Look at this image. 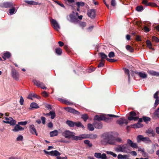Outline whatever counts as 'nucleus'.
<instances>
[{"label": "nucleus", "mask_w": 159, "mask_h": 159, "mask_svg": "<svg viewBox=\"0 0 159 159\" xmlns=\"http://www.w3.org/2000/svg\"><path fill=\"white\" fill-rule=\"evenodd\" d=\"M104 139L107 141V143L111 145H116V141L119 143H123V141L121 138H115L114 136L109 133L105 134Z\"/></svg>", "instance_id": "1"}, {"label": "nucleus", "mask_w": 159, "mask_h": 159, "mask_svg": "<svg viewBox=\"0 0 159 159\" xmlns=\"http://www.w3.org/2000/svg\"><path fill=\"white\" fill-rule=\"evenodd\" d=\"M129 148L127 144H124L122 146L121 145H118L117 147L115 148V150L117 152H122L125 153H128L127 149Z\"/></svg>", "instance_id": "2"}, {"label": "nucleus", "mask_w": 159, "mask_h": 159, "mask_svg": "<svg viewBox=\"0 0 159 159\" xmlns=\"http://www.w3.org/2000/svg\"><path fill=\"white\" fill-rule=\"evenodd\" d=\"M70 17L71 21L74 23L78 22L80 20L79 13L75 11H73L72 13L70 15Z\"/></svg>", "instance_id": "3"}, {"label": "nucleus", "mask_w": 159, "mask_h": 159, "mask_svg": "<svg viewBox=\"0 0 159 159\" xmlns=\"http://www.w3.org/2000/svg\"><path fill=\"white\" fill-rule=\"evenodd\" d=\"M137 139L138 142L141 141L146 143H152V141L149 138L144 137L143 136L141 135H139Z\"/></svg>", "instance_id": "4"}, {"label": "nucleus", "mask_w": 159, "mask_h": 159, "mask_svg": "<svg viewBox=\"0 0 159 159\" xmlns=\"http://www.w3.org/2000/svg\"><path fill=\"white\" fill-rule=\"evenodd\" d=\"M14 5L11 2H4L0 3V7L2 8H12Z\"/></svg>", "instance_id": "5"}, {"label": "nucleus", "mask_w": 159, "mask_h": 159, "mask_svg": "<svg viewBox=\"0 0 159 159\" xmlns=\"http://www.w3.org/2000/svg\"><path fill=\"white\" fill-rule=\"evenodd\" d=\"M33 82L34 84L38 87H40L43 89H47L46 87L44 86V85L43 83L38 80L34 79L33 80Z\"/></svg>", "instance_id": "6"}, {"label": "nucleus", "mask_w": 159, "mask_h": 159, "mask_svg": "<svg viewBox=\"0 0 159 159\" xmlns=\"http://www.w3.org/2000/svg\"><path fill=\"white\" fill-rule=\"evenodd\" d=\"M66 124L70 127H73L75 125L77 127H80V122L79 121L76 122L68 120L66 121Z\"/></svg>", "instance_id": "7"}, {"label": "nucleus", "mask_w": 159, "mask_h": 159, "mask_svg": "<svg viewBox=\"0 0 159 159\" xmlns=\"http://www.w3.org/2000/svg\"><path fill=\"white\" fill-rule=\"evenodd\" d=\"M108 116L110 117H113L119 118L120 117V116H119L112 114H108L107 116H104L103 120H104L105 122L108 123L110 122H111V121L112 120V119L111 118L107 117Z\"/></svg>", "instance_id": "8"}, {"label": "nucleus", "mask_w": 159, "mask_h": 159, "mask_svg": "<svg viewBox=\"0 0 159 159\" xmlns=\"http://www.w3.org/2000/svg\"><path fill=\"white\" fill-rule=\"evenodd\" d=\"M96 11L95 9H90L87 12L88 16L91 19H93L95 17Z\"/></svg>", "instance_id": "9"}, {"label": "nucleus", "mask_w": 159, "mask_h": 159, "mask_svg": "<svg viewBox=\"0 0 159 159\" xmlns=\"http://www.w3.org/2000/svg\"><path fill=\"white\" fill-rule=\"evenodd\" d=\"M128 122L127 120L122 118H120L116 121V123L120 125H122L124 124H125L126 125H127Z\"/></svg>", "instance_id": "10"}, {"label": "nucleus", "mask_w": 159, "mask_h": 159, "mask_svg": "<svg viewBox=\"0 0 159 159\" xmlns=\"http://www.w3.org/2000/svg\"><path fill=\"white\" fill-rule=\"evenodd\" d=\"M64 109L66 111L70 113L77 115H78L79 114V111L70 107H64Z\"/></svg>", "instance_id": "11"}, {"label": "nucleus", "mask_w": 159, "mask_h": 159, "mask_svg": "<svg viewBox=\"0 0 159 159\" xmlns=\"http://www.w3.org/2000/svg\"><path fill=\"white\" fill-rule=\"evenodd\" d=\"M73 134H75V133L72 132H70L69 130H66L63 133V134L66 138L70 139L71 137Z\"/></svg>", "instance_id": "12"}, {"label": "nucleus", "mask_w": 159, "mask_h": 159, "mask_svg": "<svg viewBox=\"0 0 159 159\" xmlns=\"http://www.w3.org/2000/svg\"><path fill=\"white\" fill-rule=\"evenodd\" d=\"M93 125L96 129H101L102 127V123L100 121H94L93 122Z\"/></svg>", "instance_id": "13"}, {"label": "nucleus", "mask_w": 159, "mask_h": 159, "mask_svg": "<svg viewBox=\"0 0 159 159\" xmlns=\"http://www.w3.org/2000/svg\"><path fill=\"white\" fill-rule=\"evenodd\" d=\"M30 132L33 134H35L37 136V133L34 126V125H32L29 126Z\"/></svg>", "instance_id": "14"}, {"label": "nucleus", "mask_w": 159, "mask_h": 159, "mask_svg": "<svg viewBox=\"0 0 159 159\" xmlns=\"http://www.w3.org/2000/svg\"><path fill=\"white\" fill-rule=\"evenodd\" d=\"M24 129V128L20 126L18 124H16L14 127V129H12V131L15 132H17L19 131H22Z\"/></svg>", "instance_id": "15"}, {"label": "nucleus", "mask_w": 159, "mask_h": 159, "mask_svg": "<svg viewBox=\"0 0 159 159\" xmlns=\"http://www.w3.org/2000/svg\"><path fill=\"white\" fill-rule=\"evenodd\" d=\"M127 143L129 144L130 146L134 148H137L138 147L137 144L134 143L133 141L130 139H128L127 141Z\"/></svg>", "instance_id": "16"}, {"label": "nucleus", "mask_w": 159, "mask_h": 159, "mask_svg": "<svg viewBox=\"0 0 159 159\" xmlns=\"http://www.w3.org/2000/svg\"><path fill=\"white\" fill-rule=\"evenodd\" d=\"M51 22L54 26L55 29L57 30L60 29V26L56 20L52 19Z\"/></svg>", "instance_id": "17"}, {"label": "nucleus", "mask_w": 159, "mask_h": 159, "mask_svg": "<svg viewBox=\"0 0 159 159\" xmlns=\"http://www.w3.org/2000/svg\"><path fill=\"white\" fill-rule=\"evenodd\" d=\"M12 76L13 78L16 80L19 79V73L16 70H13L12 71Z\"/></svg>", "instance_id": "18"}, {"label": "nucleus", "mask_w": 159, "mask_h": 159, "mask_svg": "<svg viewBox=\"0 0 159 159\" xmlns=\"http://www.w3.org/2000/svg\"><path fill=\"white\" fill-rule=\"evenodd\" d=\"M11 119V120L10 121H5L3 120V122L4 123H7V124H10L11 125H14L16 124V121L12 119V117H10Z\"/></svg>", "instance_id": "19"}, {"label": "nucleus", "mask_w": 159, "mask_h": 159, "mask_svg": "<svg viewBox=\"0 0 159 159\" xmlns=\"http://www.w3.org/2000/svg\"><path fill=\"white\" fill-rule=\"evenodd\" d=\"M11 56V53L9 52H6L3 53L2 57L4 60H6L7 59L9 58Z\"/></svg>", "instance_id": "20"}, {"label": "nucleus", "mask_w": 159, "mask_h": 159, "mask_svg": "<svg viewBox=\"0 0 159 159\" xmlns=\"http://www.w3.org/2000/svg\"><path fill=\"white\" fill-rule=\"evenodd\" d=\"M145 133L146 134H151L153 137H154L156 135L154 130L151 129H149L146 130Z\"/></svg>", "instance_id": "21"}, {"label": "nucleus", "mask_w": 159, "mask_h": 159, "mask_svg": "<svg viewBox=\"0 0 159 159\" xmlns=\"http://www.w3.org/2000/svg\"><path fill=\"white\" fill-rule=\"evenodd\" d=\"M104 118V115H100L99 116V115H96L95 116L94 118V120L100 121V120H103Z\"/></svg>", "instance_id": "22"}, {"label": "nucleus", "mask_w": 159, "mask_h": 159, "mask_svg": "<svg viewBox=\"0 0 159 159\" xmlns=\"http://www.w3.org/2000/svg\"><path fill=\"white\" fill-rule=\"evenodd\" d=\"M50 155L52 156H58L61 155V153L57 150L52 151L50 152Z\"/></svg>", "instance_id": "23"}, {"label": "nucleus", "mask_w": 159, "mask_h": 159, "mask_svg": "<svg viewBox=\"0 0 159 159\" xmlns=\"http://www.w3.org/2000/svg\"><path fill=\"white\" fill-rule=\"evenodd\" d=\"M98 54L101 57V59L100 60L101 61H104V59H106L107 60V59L108 58L107 55L103 52H100Z\"/></svg>", "instance_id": "24"}, {"label": "nucleus", "mask_w": 159, "mask_h": 159, "mask_svg": "<svg viewBox=\"0 0 159 159\" xmlns=\"http://www.w3.org/2000/svg\"><path fill=\"white\" fill-rule=\"evenodd\" d=\"M30 107L32 109H37L39 107L38 104L34 102H32L30 104Z\"/></svg>", "instance_id": "25"}, {"label": "nucleus", "mask_w": 159, "mask_h": 159, "mask_svg": "<svg viewBox=\"0 0 159 159\" xmlns=\"http://www.w3.org/2000/svg\"><path fill=\"white\" fill-rule=\"evenodd\" d=\"M84 143L87 145L89 147L91 148L93 146V144L90 141L88 140H85L84 142Z\"/></svg>", "instance_id": "26"}, {"label": "nucleus", "mask_w": 159, "mask_h": 159, "mask_svg": "<svg viewBox=\"0 0 159 159\" xmlns=\"http://www.w3.org/2000/svg\"><path fill=\"white\" fill-rule=\"evenodd\" d=\"M55 52L57 55H60L62 54V50L60 48H57L55 49Z\"/></svg>", "instance_id": "27"}, {"label": "nucleus", "mask_w": 159, "mask_h": 159, "mask_svg": "<svg viewBox=\"0 0 159 159\" xmlns=\"http://www.w3.org/2000/svg\"><path fill=\"white\" fill-rule=\"evenodd\" d=\"M50 134L51 137L57 136L58 134V131L56 130H54L53 131L50 132Z\"/></svg>", "instance_id": "28"}, {"label": "nucleus", "mask_w": 159, "mask_h": 159, "mask_svg": "<svg viewBox=\"0 0 159 159\" xmlns=\"http://www.w3.org/2000/svg\"><path fill=\"white\" fill-rule=\"evenodd\" d=\"M126 49L131 52H134V49L129 45H128L126 46Z\"/></svg>", "instance_id": "29"}, {"label": "nucleus", "mask_w": 159, "mask_h": 159, "mask_svg": "<svg viewBox=\"0 0 159 159\" xmlns=\"http://www.w3.org/2000/svg\"><path fill=\"white\" fill-rule=\"evenodd\" d=\"M97 137L98 136L96 134H89L88 138L94 139H96Z\"/></svg>", "instance_id": "30"}, {"label": "nucleus", "mask_w": 159, "mask_h": 159, "mask_svg": "<svg viewBox=\"0 0 159 159\" xmlns=\"http://www.w3.org/2000/svg\"><path fill=\"white\" fill-rule=\"evenodd\" d=\"M143 125L141 124L140 123L138 122V123L136 124H134L133 125V126L134 128H140L143 127Z\"/></svg>", "instance_id": "31"}, {"label": "nucleus", "mask_w": 159, "mask_h": 159, "mask_svg": "<svg viewBox=\"0 0 159 159\" xmlns=\"http://www.w3.org/2000/svg\"><path fill=\"white\" fill-rule=\"evenodd\" d=\"M142 3L145 5L146 6H152V3L151 2L148 3L147 0H143L142 2Z\"/></svg>", "instance_id": "32"}, {"label": "nucleus", "mask_w": 159, "mask_h": 159, "mask_svg": "<svg viewBox=\"0 0 159 159\" xmlns=\"http://www.w3.org/2000/svg\"><path fill=\"white\" fill-rule=\"evenodd\" d=\"M149 73L153 76H159V72H157L155 71L150 70L149 71Z\"/></svg>", "instance_id": "33"}, {"label": "nucleus", "mask_w": 159, "mask_h": 159, "mask_svg": "<svg viewBox=\"0 0 159 159\" xmlns=\"http://www.w3.org/2000/svg\"><path fill=\"white\" fill-rule=\"evenodd\" d=\"M139 76L143 78H146L147 77V75L144 72H139Z\"/></svg>", "instance_id": "34"}, {"label": "nucleus", "mask_w": 159, "mask_h": 159, "mask_svg": "<svg viewBox=\"0 0 159 159\" xmlns=\"http://www.w3.org/2000/svg\"><path fill=\"white\" fill-rule=\"evenodd\" d=\"M146 43L147 45V46L148 48H149L150 49H152V45L151 43V41L149 40H147L146 41Z\"/></svg>", "instance_id": "35"}, {"label": "nucleus", "mask_w": 159, "mask_h": 159, "mask_svg": "<svg viewBox=\"0 0 159 159\" xmlns=\"http://www.w3.org/2000/svg\"><path fill=\"white\" fill-rule=\"evenodd\" d=\"M25 2L30 5H36L38 4V2L32 1H25Z\"/></svg>", "instance_id": "36"}, {"label": "nucleus", "mask_w": 159, "mask_h": 159, "mask_svg": "<svg viewBox=\"0 0 159 159\" xmlns=\"http://www.w3.org/2000/svg\"><path fill=\"white\" fill-rule=\"evenodd\" d=\"M88 129L90 131H93L94 129L93 125L92 124L89 123L87 125Z\"/></svg>", "instance_id": "37"}, {"label": "nucleus", "mask_w": 159, "mask_h": 159, "mask_svg": "<svg viewBox=\"0 0 159 159\" xmlns=\"http://www.w3.org/2000/svg\"><path fill=\"white\" fill-rule=\"evenodd\" d=\"M89 134H82L80 135V140L82 139L88 138Z\"/></svg>", "instance_id": "38"}, {"label": "nucleus", "mask_w": 159, "mask_h": 159, "mask_svg": "<svg viewBox=\"0 0 159 159\" xmlns=\"http://www.w3.org/2000/svg\"><path fill=\"white\" fill-rule=\"evenodd\" d=\"M89 116L87 114H85L82 116L81 118L83 119L84 121H86L88 119Z\"/></svg>", "instance_id": "39"}, {"label": "nucleus", "mask_w": 159, "mask_h": 159, "mask_svg": "<svg viewBox=\"0 0 159 159\" xmlns=\"http://www.w3.org/2000/svg\"><path fill=\"white\" fill-rule=\"evenodd\" d=\"M139 119V117L137 116L136 117H128V119L130 120H134V121H136L138 120Z\"/></svg>", "instance_id": "40"}, {"label": "nucleus", "mask_w": 159, "mask_h": 159, "mask_svg": "<svg viewBox=\"0 0 159 159\" xmlns=\"http://www.w3.org/2000/svg\"><path fill=\"white\" fill-rule=\"evenodd\" d=\"M50 116H51V118L53 119L55 118L56 115L55 112L54 111H50L49 112Z\"/></svg>", "instance_id": "41"}, {"label": "nucleus", "mask_w": 159, "mask_h": 159, "mask_svg": "<svg viewBox=\"0 0 159 159\" xmlns=\"http://www.w3.org/2000/svg\"><path fill=\"white\" fill-rule=\"evenodd\" d=\"M74 134H73L71 137L70 139H71L72 140H79L80 139V137L75 136L74 135Z\"/></svg>", "instance_id": "42"}, {"label": "nucleus", "mask_w": 159, "mask_h": 159, "mask_svg": "<svg viewBox=\"0 0 159 159\" xmlns=\"http://www.w3.org/2000/svg\"><path fill=\"white\" fill-rule=\"evenodd\" d=\"M143 119L145 122L149 121L151 120V118L147 116H143Z\"/></svg>", "instance_id": "43"}, {"label": "nucleus", "mask_w": 159, "mask_h": 159, "mask_svg": "<svg viewBox=\"0 0 159 159\" xmlns=\"http://www.w3.org/2000/svg\"><path fill=\"white\" fill-rule=\"evenodd\" d=\"M125 74H127L128 76V81L129 82H130V76L129 70L128 69H125Z\"/></svg>", "instance_id": "44"}, {"label": "nucleus", "mask_w": 159, "mask_h": 159, "mask_svg": "<svg viewBox=\"0 0 159 159\" xmlns=\"http://www.w3.org/2000/svg\"><path fill=\"white\" fill-rule=\"evenodd\" d=\"M136 10L138 11H140L143 10V7L142 6H139L136 7Z\"/></svg>", "instance_id": "45"}, {"label": "nucleus", "mask_w": 159, "mask_h": 159, "mask_svg": "<svg viewBox=\"0 0 159 159\" xmlns=\"http://www.w3.org/2000/svg\"><path fill=\"white\" fill-rule=\"evenodd\" d=\"M129 114L130 116L129 117H134V116H136L137 115L135 112L133 111L130 112L129 113Z\"/></svg>", "instance_id": "46"}, {"label": "nucleus", "mask_w": 159, "mask_h": 159, "mask_svg": "<svg viewBox=\"0 0 159 159\" xmlns=\"http://www.w3.org/2000/svg\"><path fill=\"white\" fill-rule=\"evenodd\" d=\"M107 153L108 154L111 155L115 157H117V155L112 152L107 151Z\"/></svg>", "instance_id": "47"}, {"label": "nucleus", "mask_w": 159, "mask_h": 159, "mask_svg": "<svg viewBox=\"0 0 159 159\" xmlns=\"http://www.w3.org/2000/svg\"><path fill=\"white\" fill-rule=\"evenodd\" d=\"M152 41H155L157 43L159 42V39L155 36H153L152 37Z\"/></svg>", "instance_id": "48"}, {"label": "nucleus", "mask_w": 159, "mask_h": 159, "mask_svg": "<svg viewBox=\"0 0 159 159\" xmlns=\"http://www.w3.org/2000/svg\"><path fill=\"white\" fill-rule=\"evenodd\" d=\"M86 26V22H80V27H81L82 29H83Z\"/></svg>", "instance_id": "49"}, {"label": "nucleus", "mask_w": 159, "mask_h": 159, "mask_svg": "<svg viewBox=\"0 0 159 159\" xmlns=\"http://www.w3.org/2000/svg\"><path fill=\"white\" fill-rule=\"evenodd\" d=\"M159 93V91H157L154 94L153 97L155 99H159V97L158 96V94Z\"/></svg>", "instance_id": "50"}, {"label": "nucleus", "mask_w": 159, "mask_h": 159, "mask_svg": "<svg viewBox=\"0 0 159 159\" xmlns=\"http://www.w3.org/2000/svg\"><path fill=\"white\" fill-rule=\"evenodd\" d=\"M27 123V121H20L18 122V124L19 125H25Z\"/></svg>", "instance_id": "51"}, {"label": "nucleus", "mask_w": 159, "mask_h": 159, "mask_svg": "<svg viewBox=\"0 0 159 159\" xmlns=\"http://www.w3.org/2000/svg\"><path fill=\"white\" fill-rule=\"evenodd\" d=\"M115 56V53L113 52H111L109 53L108 57L110 58H112L114 57Z\"/></svg>", "instance_id": "52"}, {"label": "nucleus", "mask_w": 159, "mask_h": 159, "mask_svg": "<svg viewBox=\"0 0 159 159\" xmlns=\"http://www.w3.org/2000/svg\"><path fill=\"white\" fill-rule=\"evenodd\" d=\"M47 126L48 128L52 129L53 127V124L52 122H50L47 124Z\"/></svg>", "instance_id": "53"}, {"label": "nucleus", "mask_w": 159, "mask_h": 159, "mask_svg": "<svg viewBox=\"0 0 159 159\" xmlns=\"http://www.w3.org/2000/svg\"><path fill=\"white\" fill-rule=\"evenodd\" d=\"M12 8H11L9 9V13L11 15H12L14 13V12L15 11V7H12Z\"/></svg>", "instance_id": "54"}, {"label": "nucleus", "mask_w": 159, "mask_h": 159, "mask_svg": "<svg viewBox=\"0 0 159 159\" xmlns=\"http://www.w3.org/2000/svg\"><path fill=\"white\" fill-rule=\"evenodd\" d=\"M94 27V26L93 25L90 26L87 28V30L88 32H91L92 31Z\"/></svg>", "instance_id": "55"}, {"label": "nucleus", "mask_w": 159, "mask_h": 159, "mask_svg": "<svg viewBox=\"0 0 159 159\" xmlns=\"http://www.w3.org/2000/svg\"><path fill=\"white\" fill-rule=\"evenodd\" d=\"M23 137L21 135H19L16 138V140L17 141H21L23 140Z\"/></svg>", "instance_id": "56"}, {"label": "nucleus", "mask_w": 159, "mask_h": 159, "mask_svg": "<svg viewBox=\"0 0 159 159\" xmlns=\"http://www.w3.org/2000/svg\"><path fill=\"white\" fill-rule=\"evenodd\" d=\"M107 60L110 62H116L117 61L116 60L111 59V58H107Z\"/></svg>", "instance_id": "57"}, {"label": "nucleus", "mask_w": 159, "mask_h": 159, "mask_svg": "<svg viewBox=\"0 0 159 159\" xmlns=\"http://www.w3.org/2000/svg\"><path fill=\"white\" fill-rule=\"evenodd\" d=\"M41 94L43 96L45 97H48V93L45 91L42 92L41 93Z\"/></svg>", "instance_id": "58"}, {"label": "nucleus", "mask_w": 159, "mask_h": 159, "mask_svg": "<svg viewBox=\"0 0 159 159\" xmlns=\"http://www.w3.org/2000/svg\"><path fill=\"white\" fill-rule=\"evenodd\" d=\"M64 104H66L67 105H71L73 104V103L69 102V101L65 99Z\"/></svg>", "instance_id": "59"}, {"label": "nucleus", "mask_w": 159, "mask_h": 159, "mask_svg": "<svg viewBox=\"0 0 159 159\" xmlns=\"http://www.w3.org/2000/svg\"><path fill=\"white\" fill-rule=\"evenodd\" d=\"M41 119L42 121V124L43 125H44L45 124L46 118L44 117L41 116Z\"/></svg>", "instance_id": "60"}, {"label": "nucleus", "mask_w": 159, "mask_h": 159, "mask_svg": "<svg viewBox=\"0 0 159 159\" xmlns=\"http://www.w3.org/2000/svg\"><path fill=\"white\" fill-rule=\"evenodd\" d=\"M24 100L22 96L20 97V103L21 105H22L23 104Z\"/></svg>", "instance_id": "61"}, {"label": "nucleus", "mask_w": 159, "mask_h": 159, "mask_svg": "<svg viewBox=\"0 0 159 159\" xmlns=\"http://www.w3.org/2000/svg\"><path fill=\"white\" fill-rule=\"evenodd\" d=\"M103 61H101V62L99 63L98 66V67H102L104 66V63H103Z\"/></svg>", "instance_id": "62"}, {"label": "nucleus", "mask_w": 159, "mask_h": 159, "mask_svg": "<svg viewBox=\"0 0 159 159\" xmlns=\"http://www.w3.org/2000/svg\"><path fill=\"white\" fill-rule=\"evenodd\" d=\"M154 115L159 117V111L157 110L154 112Z\"/></svg>", "instance_id": "63"}, {"label": "nucleus", "mask_w": 159, "mask_h": 159, "mask_svg": "<svg viewBox=\"0 0 159 159\" xmlns=\"http://www.w3.org/2000/svg\"><path fill=\"white\" fill-rule=\"evenodd\" d=\"M159 104V99H156L155 103L154 106L156 107Z\"/></svg>", "instance_id": "64"}]
</instances>
